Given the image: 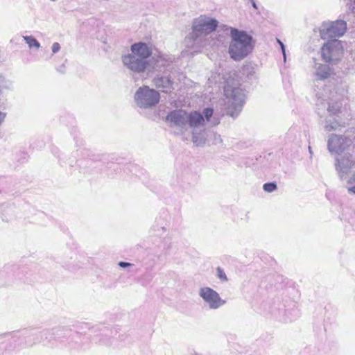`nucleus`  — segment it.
Listing matches in <instances>:
<instances>
[{
    "label": "nucleus",
    "mask_w": 355,
    "mask_h": 355,
    "mask_svg": "<svg viewBox=\"0 0 355 355\" xmlns=\"http://www.w3.org/2000/svg\"><path fill=\"white\" fill-rule=\"evenodd\" d=\"M135 105L141 109H149L157 105L160 100V94L147 85L139 87L134 94Z\"/></svg>",
    "instance_id": "obj_7"
},
{
    "label": "nucleus",
    "mask_w": 355,
    "mask_h": 355,
    "mask_svg": "<svg viewBox=\"0 0 355 355\" xmlns=\"http://www.w3.org/2000/svg\"><path fill=\"white\" fill-rule=\"evenodd\" d=\"M349 53L345 70L348 74H354L355 73V43L351 44Z\"/></svg>",
    "instance_id": "obj_14"
},
{
    "label": "nucleus",
    "mask_w": 355,
    "mask_h": 355,
    "mask_svg": "<svg viewBox=\"0 0 355 355\" xmlns=\"http://www.w3.org/2000/svg\"><path fill=\"white\" fill-rule=\"evenodd\" d=\"M224 79V95L227 105V113L232 117L236 116L241 111L244 95L239 88V81L234 76L228 75Z\"/></svg>",
    "instance_id": "obj_4"
},
{
    "label": "nucleus",
    "mask_w": 355,
    "mask_h": 355,
    "mask_svg": "<svg viewBox=\"0 0 355 355\" xmlns=\"http://www.w3.org/2000/svg\"><path fill=\"white\" fill-rule=\"evenodd\" d=\"M351 1H353L354 3H355V0H350Z\"/></svg>",
    "instance_id": "obj_30"
},
{
    "label": "nucleus",
    "mask_w": 355,
    "mask_h": 355,
    "mask_svg": "<svg viewBox=\"0 0 355 355\" xmlns=\"http://www.w3.org/2000/svg\"><path fill=\"white\" fill-rule=\"evenodd\" d=\"M153 83L164 92H168L173 89V83L168 77H156L153 80Z\"/></svg>",
    "instance_id": "obj_13"
},
{
    "label": "nucleus",
    "mask_w": 355,
    "mask_h": 355,
    "mask_svg": "<svg viewBox=\"0 0 355 355\" xmlns=\"http://www.w3.org/2000/svg\"><path fill=\"white\" fill-rule=\"evenodd\" d=\"M218 21L214 17L202 15L193 19L192 23V33L187 37L184 43L187 45L194 43L198 37L207 35L214 32L218 27Z\"/></svg>",
    "instance_id": "obj_6"
},
{
    "label": "nucleus",
    "mask_w": 355,
    "mask_h": 355,
    "mask_svg": "<svg viewBox=\"0 0 355 355\" xmlns=\"http://www.w3.org/2000/svg\"><path fill=\"white\" fill-rule=\"evenodd\" d=\"M252 6H253L254 8H257L256 3H255V2H254L253 0H252Z\"/></svg>",
    "instance_id": "obj_25"
},
{
    "label": "nucleus",
    "mask_w": 355,
    "mask_h": 355,
    "mask_svg": "<svg viewBox=\"0 0 355 355\" xmlns=\"http://www.w3.org/2000/svg\"><path fill=\"white\" fill-rule=\"evenodd\" d=\"M297 316V311H295V314L293 317H291V318H289V320L291 321L294 319H295V318Z\"/></svg>",
    "instance_id": "obj_24"
},
{
    "label": "nucleus",
    "mask_w": 355,
    "mask_h": 355,
    "mask_svg": "<svg viewBox=\"0 0 355 355\" xmlns=\"http://www.w3.org/2000/svg\"><path fill=\"white\" fill-rule=\"evenodd\" d=\"M345 126V123L338 119H326L324 121V128L326 131L331 132L340 130Z\"/></svg>",
    "instance_id": "obj_15"
},
{
    "label": "nucleus",
    "mask_w": 355,
    "mask_h": 355,
    "mask_svg": "<svg viewBox=\"0 0 355 355\" xmlns=\"http://www.w3.org/2000/svg\"><path fill=\"white\" fill-rule=\"evenodd\" d=\"M130 52L121 55L124 67L133 74L146 73L148 75L165 65L166 59L162 54L152 56V45L137 42L130 46Z\"/></svg>",
    "instance_id": "obj_3"
},
{
    "label": "nucleus",
    "mask_w": 355,
    "mask_h": 355,
    "mask_svg": "<svg viewBox=\"0 0 355 355\" xmlns=\"http://www.w3.org/2000/svg\"><path fill=\"white\" fill-rule=\"evenodd\" d=\"M22 38L31 49L38 50L41 47L40 42L32 35H24Z\"/></svg>",
    "instance_id": "obj_16"
},
{
    "label": "nucleus",
    "mask_w": 355,
    "mask_h": 355,
    "mask_svg": "<svg viewBox=\"0 0 355 355\" xmlns=\"http://www.w3.org/2000/svg\"><path fill=\"white\" fill-rule=\"evenodd\" d=\"M320 36L324 40H337L347 31V23L344 20L323 21L318 28Z\"/></svg>",
    "instance_id": "obj_8"
},
{
    "label": "nucleus",
    "mask_w": 355,
    "mask_h": 355,
    "mask_svg": "<svg viewBox=\"0 0 355 355\" xmlns=\"http://www.w3.org/2000/svg\"><path fill=\"white\" fill-rule=\"evenodd\" d=\"M213 123H214V124H217V123H218V122H217V121H214Z\"/></svg>",
    "instance_id": "obj_29"
},
{
    "label": "nucleus",
    "mask_w": 355,
    "mask_h": 355,
    "mask_svg": "<svg viewBox=\"0 0 355 355\" xmlns=\"http://www.w3.org/2000/svg\"><path fill=\"white\" fill-rule=\"evenodd\" d=\"M198 294L204 304L210 310H217L226 304L220 295L214 288L208 286H202L198 288Z\"/></svg>",
    "instance_id": "obj_11"
},
{
    "label": "nucleus",
    "mask_w": 355,
    "mask_h": 355,
    "mask_svg": "<svg viewBox=\"0 0 355 355\" xmlns=\"http://www.w3.org/2000/svg\"><path fill=\"white\" fill-rule=\"evenodd\" d=\"M352 145V140L344 135L331 134L327 139V149L331 154H336L335 168L340 180L349 184V193L355 194V155L345 153Z\"/></svg>",
    "instance_id": "obj_2"
},
{
    "label": "nucleus",
    "mask_w": 355,
    "mask_h": 355,
    "mask_svg": "<svg viewBox=\"0 0 355 355\" xmlns=\"http://www.w3.org/2000/svg\"><path fill=\"white\" fill-rule=\"evenodd\" d=\"M52 52L53 53H58L60 50V45L58 42H55L52 44L51 46Z\"/></svg>",
    "instance_id": "obj_20"
},
{
    "label": "nucleus",
    "mask_w": 355,
    "mask_h": 355,
    "mask_svg": "<svg viewBox=\"0 0 355 355\" xmlns=\"http://www.w3.org/2000/svg\"><path fill=\"white\" fill-rule=\"evenodd\" d=\"M119 266L121 268H125L130 266V263L121 261L119 263Z\"/></svg>",
    "instance_id": "obj_23"
},
{
    "label": "nucleus",
    "mask_w": 355,
    "mask_h": 355,
    "mask_svg": "<svg viewBox=\"0 0 355 355\" xmlns=\"http://www.w3.org/2000/svg\"><path fill=\"white\" fill-rule=\"evenodd\" d=\"M276 189H277L276 184H275L273 182L268 183V193L272 192L275 190H276Z\"/></svg>",
    "instance_id": "obj_21"
},
{
    "label": "nucleus",
    "mask_w": 355,
    "mask_h": 355,
    "mask_svg": "<svg viewBox=\"0 0 355 355\" xmlns=\"http://www.w3.org/2000/svg\"><path fill=\"white\" fill-rule=\"evenodd\" d=\"M334 73V69L328 64L315 62L312 75L315 80H324Z\"/></svg>",
    "instance_id": "obj_12"
},
{
    "label": "nucleus",
    "mask_w": 355,
    "mask_h": 355,
    "mask_svg": "<svg viewBox=\"0 0 355 355\" xmlns=\"http://www.w3.org/2000/svg\"><path fill=\"white\" fill-rule=\"evenodd\" d=\"M216 277L221 282H227L228 281L225 271L220 267L216 268Z\"/></svg>",
    "instance_id": "obj_18"
},
{
    "label": "nucleus",
    "mask_w": 355,
    "mask_h": 355,
    "mask_svg": "<svg viewBox=\"0 0 355 355\" xmlns=\"http://www.w3.org/2000/svg\"><path fill=\"white\" fill-rule=\"evenodd\" d=\"M309 153H310L311 155L313 153V152H312V149H311V148L310 146L309 147Z\"/></svg>",
    "instance_id": "obj_28"
},
{
    "label": "nucleus",
    "mask_w": 355,
    "mask_h": 355,
    "mask_svg": "<svg viewBox=\"0 0 355 355\" xmlns=\"http://www.w3.org/2000/svg\"><path fill=\"white\" fill-rule=\"evenodd\" d=\"M277 42L279 44L280 49L282 50L283 56H284V61L286 62V50H285V46L283 44L282 42H281L279 39H277Z\"/></svg>",
    "instance_id": "obj_19"
},
{
    "label": "nucleus",
    "mask_w": 355,
    "mask_h": 355,
    "mask_svg": "<svg viewBox=\"0 0 355 355\" xmlns=\"http://www.w3.org/2000/svg\"><path fill=\"white\" fill-rule=\"evenodd\" d=\"M266 188H268V186H266V183H265L263 185V189L264 191H266Z\"/></svg>",
    "instance_id": "obj_26"
},
{
    "label": "nucleus",
    "mask_w": 355,
    "mask_h": 355,
    "mask_svg": "<svg viewBox=\"0 0 355 355\" xmlns=\"http://www.w3.org/2000/svg\"><path fill=\"white\" fill-rule=\"evenodd\" d=\"M345 90L341 88H334L333 91L329 93L327 99L319 96L318 98L317 106L322 105L323 101H327V112L330 116H339L342 114L343 102Z\"/></svg>",
    "instance_id": "obj_10"
},
{
    "label": "nucleus",
    "mask_w": 355,
    "mask_h": 355,
    "mask_svg": "<svg viewBox=\"0 0 355 355\" xmlns=\"http://www.w3.org/2000/svg\"><path fill=\"white\" fill-rule=\"evenodd\" d=\"M6 116V114L0 111V125L3 123Z\"/></svg>",
    "instance_id": "obj_22"
},
{
    "label": "nucleus",
    "mask_w": 355,
    "mask_h": 355,
    "mask_svg": "<svg viewBox=\"0 0 355 355\" xmlns=\"http://www.w3.org/2000/svg\"><path fill=\"white\" fill-rule=\"evenodd\" d=\"M205 117L198 111L187 112L178 110L166 116V121L175 128L178 133L186 140H191L196 146H202L207 140L205 121H211L214 110L206 108L203 111Z\"/></svg>",
    "instance_id": "obj_1"
},
{
    "label": "nucleus",
    "mask_w": 355,
    "mask_h": 355,
    "mask_svg": "<svg viewBox=\"0 0 355 355\" xmlns=\"http://www.w3.org/2000/svg\"><path fill=\"white\" fill-rule=\"evenodd\" d=\"M343 43L338 40H332L324 43L321 47V57L327 63L336 64L343 56Z\"/></svg>",
    "instance_id": "obj_9"
},
{
    "label": "nucleus",
    "mask_w": 355,
    "mask_h": 355,
    "mask_svg": "<svg viewBox=\"0 0 355 355\" xmlns=\"http://www.w3.org/2000/svg\"><path fill=\"white\" fill-rule=\"evenodd\" d=\"M12 87V83L5 77L0 75V96L4 89H10Z\"/></svg>",
    "instance_id": "obj_17"
},
{
    "label": "nucleus",
    "mask_w": 355,
    "mask_h": 355,
    "mask_svg": "<svg viewBox=\"0 0 355 355\" xmlns=\"http://www.w3.org/2000/svg\"><path fill=\"white\" fill-rule=\"evenodd\" d=\"M230 37L229 53L233 60H241L252 51V37L245 32L232 28Z\"/></svg>",
    "instance_id": "obj_5"
},
{
    "label": "nucleus",
    "mask_w": 355,
    "mask_h": 355,
    "mask_svg": "<svg viewBox=\"0 0 355 355\" xmlns=\"http://www.w3.org/2000/svg\"><path fill=\"white\" fill-rule=\"evenodd\" d=\"M266 188H268V186H266V183H265L263 185V189L264 191H266Z\"/></svg>",
    "instance_id": "obj_27"
}]
</instances>
